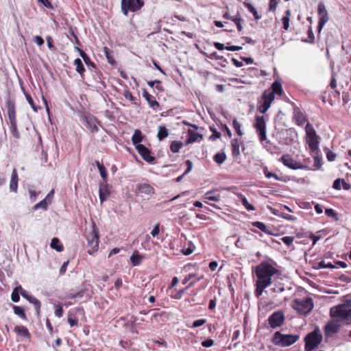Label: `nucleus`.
<instances>
[{"label":"nucleus","instance_id":"nucleus-46","mask_svg":"<svg viewBox=\"0 0 351 351\" xmlns=\"http://www.w3.org/2000/svg\"><path fill=\"white\" fill-rule=\"evenodd\" d=\"M147 84L152 88L154 87V84H156V88L159 91H163V88L160 86L161 82L160 80L149 81L147 82Z\"/></svg>","mask_w":351,"mask_h":351},{"label":"nucleus","instance_id":"nucleus-14","mask_svg":"<svg viewBox=\"0 0 351 351\" xmlns=\"http://www.w3.org/2000/svg\"><path fill=\"white\" fill-rule=\"evenodd\" d=\"M281 162L287 167L292 169H304L306 167L295 160L290 155H283L280 158Z\"/></svg>","mask_w":351,"mask_h":351},{"label":"nucleus","instance_id":"nucleus-17","mask_svg":"<svg viewBox=\"0 0 351 351\" xmlns=\"http://www.w3.org/2000/svg\"><path fill=\"white\" fill-rule=\"evenodd\" d=\"M110 191L108 182H101L99 184V197L101 203L105 202L110 196Z\"/></svg>","mask_w":351,"mask_h":351},{"label":"nucleus","instance_id":"nucleus-48","mask_svg":"<svg viewBox=\"0 0 351 351\" xmlns=\"http://www.w3.org/2000/svg\"><path fill=\"white\" fill-rule=\"evenodd\" d=\"M123 95L126 99L130 100L133 104H136V98L132 95V94L128 90H125L124 91Z\"/></svg>","mask_w":351,"mask_h":351},{"label":"nucleus","instance_id":"nucleus-63","mask_svg":"<svg viewBox=\"0 0 351 351\" xmlns=\"http://www.w3.org/2000/svg\"><path fill=\"white\" fill-rule=\"evenodd\" d=\"M46 40H47V46L51 50V51H55L56 50V47H54V45H53V39L51 36H48L47 38H46Z\"/></svg>","mask_w":351,"mask_h":351},{"label":"nucleus","instance_id":"nucleus-22","mask_svg":"<svg viewBox=\"0 0 351 351\" xmlns=\"http://www.w3.org/2000/svg\"><path fill=\"white\" fill-rule=\"evenodd\" d=\"M85 126L89 131L92 133H95L98 132V127L96 123V121L93 118H85Z\"/></svg>","mask_w":351,"mask_h":351},{"label":"nucleus","instance_id":"nucleus-8","mask_svg":"<svg viewBox=\"0 0 351 351\" xmlns=\"http://www.w3.org/2000/svg\"><path fill=\"white\" fill-rule=\"evenodd\" d=\"M298 339L299 335H283L280 332H276L274 334L273 342L276 345L287 347L293 344Z\"/></svg>","mask_w":351,"mask_h":351},{"label":"nucleus","instance_id":"nucleus-24","mask_svg":"<svg viewBox=\"0 0 351 351\" xmlns=\"http://www.w3.org/2000/svg\"><path fill=\"white\" fill-rule=\"evenodd\" d=\"M245 6L247 8L248 11L252 14L256 21H258L261 19V15L258 14L256 8L251 3L243 2Z\"/></svg>","mask_w":351,"mask_h":351},{"label":"nucleus","instance_id":"nucleus-7","mask_svg":"<svg viewBox=\"0 0 351 351\" xmlns=\"http://www.w3.org/2000/svg\"><path fill=\"white\" fill-rule=\"evenodd\" d=\"M305 351H312L322 341V335L319 328L315 329L313 332L308 334L304 338Z\"/></svg>","mask_w":351,"mask_h":351},{"label":"nucleus","instance_id":"nucleus-6","mask_svg":"<svg viewBox=\"0 0 351 351\" xmlns=\"http://www.w3.org/2000/svg\"><path fill=\"white\" fill-rule=\"evenodd\" d=\"M306 140L308 143V147L313 153H315L319 149V141L318 136L312 125L308 122L305 127Z\"/></svg>","mask_w":351,"mask_h":351},{"label":"nucleus","instance_id":"nucleus-50","mask_svg":"<svg viewBox=\"0 0 351 351\" xmlns=\"http://www.w3.org/2000/svg\"><path fill=\"white\" fill-rule=\"evenodd\" d=\"M243 206L247 210H254L255 208L254 206L248 202L247 199L245 197H243Z\"/></svg>","mask_w":351,"mask_h":351},{"label":"nucleus","instance_id":"nucleus-61","mask_svg":"<svg viewBox=\"0 0 351 351\" xmlns=\"http://www.w3.org/2000/svg\"><path fill=\"white\" fill-rule=\"evenodd\" d=\"M264 173H265V177L267 178H274L275 180H279V178L278 177V176L276 174L268 171V170L267 169H265L264 170Z\"/></svg>","mask_w":351,"mask_h":351},{"label":"nucleus","instance_id":"nucleus-32","mask_svg":"<svg viewBox=\"0 0 351 351\" xmlns=\"http://www.w3.org/2000/svg\"><path fill=\"white\" fill-rule=\"evenodd\" d=\"M253 226L254 227H256L257 228L260 229L262 232L268 234H271V231L270 230L269 228L267 227L265 223L261 221H256L254 222Z\"/></svg>","mask_w":351,"mask_h":351},{"label":"nucleus","instance_id":"nucleus-9","mask_svg":"<svg viewBox=\"0 0 351 351\" xmlns=\"http://www.w3.org/2000/svg\"><path fill=\"white\" fill-rule=\"evenodd\" d=\"M313 306V302L311 298H306L303 300L295 299L293 304V308L303 315H306L311 312Z\"/></svg>","mask_w":351,"mask_h":351},{"label":"nucleus","instance_id":"nucleus-5","mask_svg":"<svg viewBox=\"0 0 351 351\" xmlns=\"http://www.w3.org/2000/svg\"><path fill=\"white\" fill-rule=\"evenodd\" d=\"M91 228V232L86 236L88 241L87 252L89 254H93L98 250L99 243V230L95 223H93Z\"/></svg>","mask_w":351,"mask_h":351},{"label":"nucleus","instance_id":"nucleus-52","mask_svg":"<svg viewBox=\"0 0 351 351\" xmlns=\"http://www.w3.org/2000/svg\"><path fill=\"white\" fill-rule=\"evenodd\" d=\"M63 308L61 305H56L55 306V315L58 317H61L63 315Z\"/></svg>","mask_w":351,"mask_h":351},{"label":"nucleus","instance_id":"nucleus-21","mask_svg":"<svg viewBox=\"0 0 351 351\" xmlns=\"http://www.w3.org/2000/svg\"><path fill=\"white\" fill-rule=\"evenodd\" d=\"M145 136L142 134L141 130H136L134 131V133L132 136V141L135 147V149H137V147L138 145H143L142 144H141V142H142Z\"/></svg>","mask_w":351,"mask_h":351},{"label":"nucleus","instance_id":"nucleus-43","mask_svg":"<svg viewBox=\"0 0 351 351\" xmlns=\"http://www.w3.org/2000/svg\"><path fill=\"white\" fill-rule=\"evenodd\" d=\"M204 198L210 201L218 202L220 199V196L219 195H213L212 192H207Z\"/></svg>","mask_w":351,"mask_h":351},{"label":"nucleus","instance_id":"nucleus-25","mask_svg":"<svg viewBox=\"0 0 351 351\" xmlns=\"http://www.w3.org/2000/svg\"><path fill=\"white\" fill-rule=\"evenodd\" d=\"M14 331L18 334L19 335L23 336L24 337L29 338L30 333L29 332L27 328L23 326H16L14 328Z\"/></svg>","mask_w":351,"mask_h":351},{"label":"nucleus","instance_id":"nucleus-30","mask_svg":"<svg viewBox=\"0 0 351 351\" xmlns=\"http://www.w3.org/2000/svg\"><path fill=\"white\" fill-rule=\"evenodd\" d=\"M169 136V131L165 125H160L158 127V138L159 141H162L164 138Z\"/></svg>","mask_w":351,"mask_h":351},{"label":"nucleus","instance_id":"nucleus-35","mask_svg":"<svg viewBox=\"0 0 351 351\" xmlns=\"http://www.w3.org/2000/svg\"><path fill=\"white\" fill-rule=\"evenodd\" d=\"M28 302L34 306L35 310H36L37 314L39 315L40 312V307H41L40 302L34 296L29 297Z\"/></svg>","mask_w":351,"mask_h":351},{"label":"nucleus","instance_id":"nucleus-40","mask_svg":"<svg viewBox=\"0 0 351 351\" xmlns=\"http://www.w3.org/2000/svg\"><path fill=\"white\" fill-rule=\"evenodd\" d=\"M67 321L71 327L78 325L77 319L73 314H71V311L69 312Z\"/></svg>","mask_w":351,"mask_h":351},{"label":"nucleus","instance_id":"nucleus-54","mask_svg":"<svg viewBox=\"0 0 351 351\" xmlns=\"http://www.w3.org/2000/svg\"><path fill=\"white\" fill-rule=\"evenodd\" d=\"M206 322V319H197L195 321H194L193 322V326L192 327L193 328H197V327H199L202 325H204L205 323Z\"/></svg>","mask_w":351,"mask_h":351},{"label":"nucleus","instance_id":"nucleus-3","mask_svg":"<svg viewBox=\"0 0 351 351\" xmlns=\"http://www.w3.org/2000/svg\"><path fill=\"white\" fill-rule=\"evenodd\" d=\"M283 90L281 82L278 81L273 82L271 89L265 90L261 96V101L263 102L258 106L260 112L263 114L266 112L274 100L275 95L281 96Z\"/></svg>","mask_w":351,"mask_h":351},{"label":"nucleus","instance_id":"nucleus-2","mask_svg":"<svg viewBox=\"0 0 351 351\" xmlns=\"http://www.w3.org/2000/svg\"><path fill=\"white\" fill-rule=\"evenodd\" d=\"M278 271L276 268L267 263H263L256 267V274L258 280L256 281V294L257 296L261 295L264 289L271 285V276Z\"/></svg>","mask_w":351,"mask_h":351},{"label":"nucleus","instance_id":"nucleus-58","mask_svg":"<svg viewBox=\"0 0 351 351\" xmlns=\"http://www.w3.org/2000/svg\"><path fill=\"white\" fill-rule=\"evenodd\" d=\"M18 288L19 289L20 293L21 294V295L27 301L29 300V297H32V295L28 294V293L25 289H23L21 285H19Z\"/></svg>","mask_w":351,"mask_h":351},{"label":"nucleus","instance_id":"nucleus-29","mask_svg":"<svg viewBox=\"0 0 351 351\" xmlns=\"http://www.w3.org/2000/svg\"><path fill=\"white\" fill-rule=\"evenodd\" d=\"M50 246L52 249H54L59 252H62L64 250V247L60 243L59 239L56 237H54L51 239Z\"/></svg>","mask_w":351,"mask_h":351},{"label":"nucleus","instance_id":"nucleus-16","mask_svg":"<svg viewBox=\"0 0 351 351\" xmlns=\"http://www.w3.org/2000/svg\"><path fill=\"white\" fill-rule=\"evenodd\" d=\"M136 149L145 161L151 164L155 162V157L152 154L150 149L145 145H138Z\"/></svg>","mask_w":351,"mask_h":351},{"label":"nucleus","instance_id":"nucleus-53","mask_svg":"<svg viewBox=\"0 0 351 351\" xmlns=\"http://www.w3.org/2000/svg\"><path fill=\"white\" fill-rule=\"evenodd\" d=\"M29 197L32 202H35L37 199V196L40 193V192H36V191L29 189Z\"/></svg>","mask_w":351,"mask_h":351},{"label":"nucleus","instance_id":"nucleus-64","mask_svg":"<svg viewBox=\"0 0 351 351\" xmlns=\"http://www.w3.org/2000/svg\"><path fill=\"white\" fill-rule=\"evenodd\" d=\"M278 5V1L277 0H269V11H274L276 8V6Z\"/></svg>","mask_w":351,"mask_h":351},{"label":"nucleus","instance_id":"nucleus-11","mask_svg":"<svg viewBox=\"0 0 351 351\" xmlns=\"http://www.w3.org/2000/svg\"><path fill=\"white\" fill-rule=\"evenodd\" d=\"M254 126L258 134L260 141L263 142L267 140L266 124L263 116H258L256 117Z\"/></svg>","mask_w":351,"mask_h":351},{"label":"nucleus","instance_id":"nucleus-12","mask_svg":"<svg viewBox=\"0 0 351 351\" xmlns=\"http://www.w3.org/2000/svg\"><path fill=\"white\" fill-rule=\"evenodd\" d=\"M285 315L282 311H278L272 313L268 318V324L272 328L281 326L285 322Z\"/></svg>","mask_w":351,"mask_h":351},{"label":"nucleus","instance_id":"nucleus-23","mask_svg":"<svg viewBox=\"0 0 351 351\" xmlns=\"http://www.w3.org/2000/svg\"><path fill=\"white\" fill-rule=\"evenodd\" d=\"M143 258L144 256L140 254L137 250H135L130 256V261L132 265L135 267L141 265Z\"/></svg>","mask_w":351,"mask_h":351},{"label":"nucleus","instance_id":"nucleus-39","mask_svg":"<svg viewBox=\"0 0 351 351\" xmlns=\"http://www.w3.org/2000/svg\"><path fill=\"white\" fill-rule=\"evenodd\" d=\"M183 144L181 142L179 141H173L171 143L170 149L171 151L173 153H178L180 149L182 147Z\"/></svg>","mask_w":351,"mask_h":351},{"label":"nucleus","instance_id":"nucleus-15","mask_svg":"<svg viewBox=\"0 0 351 351\" xmlns=\"http://www.w3.org/2000/svg\"><path fill=\"white\" fill-rule=\"evenodd\" d=\"M136 192L138 194L152 197L155 193V189L147 182H143L136 185Z\"/></svg>","mask_w":351,"mask_h":351},{"label":"nucleus","instance_id":"nucleus-37","mask_svg":"<svg viewBox=\"0 0 351 351\" xmlns=\"http://www.w3.org/2000/svg\"><path fill=\"white\" fill-rule=\"evenodd\" d=\"M226 156L224 152H219L216 154L213 157L214 161L219 165L222 164L226 160Z\"/></svg>","mask_w":351,"mask_h":351},{"label":"nucleus","instance_id":"nucleus-28","mask_svg":"<svg viewBox=\"0 0 351 351\" xmlns=\"http://www.w3.org/2000/svg\"><path fill=\"white\" fill-rule=\"evenodd\" d=\"M95 163L99 169L101 177L102 178V182H108V173L106 167L99 161H96Z\"/></svg>","mask_w":351,"mask_h":351},{"label":"nucleus","instance_id":"nucleus-10","mask_svg":"<svg viewBox=\"0 0 351 351\" xmlns=\"http://www.w3.org/2000/svg\"><path fill=\"white\" fill-rule=\"evenodd\" d=\"M144 5L142 0H121V10L123 13L127 16L129 11L136 12Z\"/></svg>","mask_w":351,"mask_h":351},{"label":"nucleus","instance_id":"nucleus-18","mask_svg":"<svg viewBox=\"0 0 351 351\" xmlns=\"http://www.w3.org/2000/svg\"><path fill=\"white\" fill-rule=\"evenodd\" d=\"M293 118L295 120L296 124L299 126H302L306 122H307L306 116L298 107H295L293 110Z\"/></svg>","mask_w":351,"mask_h":351},{"label":"nucleus","instance_id":"nucleus-41","mask_svg":"<svg viewBox=\"0 0 351 351\" xmlns=\"http://www.w3.org/2000/svg\"><path fill=\"white\" fill-rule=\"evenodd\" d=\"M40 208L45 210L47 209V203L46 199H43L38 204H35L33 207L34 210H37Z\"/></svg>","mask_w":351,"mask_h":351},{"label":"nucleus","instance_id":"nucleus-4","mask_svg":"<svg viewBox=\"0 0 351 351\" xmlns=\"http://www.w3.org/2000/svg\"><path fill=\"white\" fill-rule=\"evenodd\" d=\"M8 111V125L12 134L16 138H20V133L17 128L15 104L13 101L8 99L5 103Z\"/></svg>","mask_w":351,"mask_h":351},{"label":"nucleus","instance_id":"nucleus-26","mask_svg":"<svg viewBox=\"0 0 351 351\" xmlns=\"http://www.w3.org/2000/svg\"><path fill=\"white\" fill-rule=\"evenodd\" d=\"M189 138L187 139L188 143H191L199 141L202 139V135L199 134L194 131L189 130Z\"/></svg>","mask_w":351,"mask_h":351},{"label":"nucleus","instance_id":"nucleus-51","mask_svg":"<svg viewBox=\"0 0 351 351\" xmlns=\"http://www.w3.org/2000/svg\"><path fill=\"white\" fill-rule=\"evenodd\" d=\"M293 240V237L286 236L282 238V242L288 247L292 245Z\"/></svg>","mask_w":351,"mask_h":351},{"label":"nucleus","instance_id":"nucleus-38","mask_svg":"<svg viewBox=\"0 0 351 351\" xmlns=\"http://www.w3.org/2000/svg\"><path fill=\"white\" fill-rule=\"evenodd\" d=\"M24 94H25V98H26L27 102L31 106V107L33 109V110L34 112H38V110L40 108V107L35 105V104L34 102V100H33L32 97H31V95L29 93H26L25 91H24Z\"/></svg>","mask_w":351,"mask_h":351},{"label":"nucleus","instance_id":"nucleus-47","mask_svg":"<svg viewBox=\"0 0 351 351\" xmlns=\"http://www.w3.org/2000/svg\"><path fill=\"white\" fill-rule=\"evenodd\" d=\"M325 214L329 217H333L335 220H338L337 213L332 208H326L325 210Z\"/></svg>","mask_w":351,"mask_h":351},{"label":"nucleus","instance_id":"nucleus-27","mask_svg":"<svg viewBox=\"0 0 351 351\" xmlns=\"http://www.w3.org/2000/svg\"><path fill=\"white\" fill-rule=\"evenodd\" d=\"M231 150L233 157L238 158L239 157V143L237 139H233L231 141Z\"/></svg>","mask_w":351,"mask_h":351},{"label":"nucleus","instance_id":"nucleus-42","mask_svg":"<svg viewBox=\"0 0 351 351\" xmlns=\"http://www.w3.org/2000/svg\"><path fill=\"white\" fill-rule=\"evenodd\" d=\"M84 290L81 289L76 292L69 293L66 297H67V298H69V299H74L76 298H82L84 296Z\"/></svg>","mask_w":351,"mask_h":351},{"label":"nucleus","instance_id":"nucleus-49","mask_svg":"<svg viewBox=\"0 0 351 351\" xmlns=\"http://www.w3.org/2000/svg\"><path fill=\"white\" fill-rule=\"evenodd\" d=\"M80 56L82 58L87 65H91L93 66H95V64L90 61V58L84 51L80 52Z\"/></svg>","mask_w":351,"mask_h":351},{"label":"nucleus","instance_id":"nucleus-44","mask_svg":"<svg viewBox=\"0 0 351 351\" xmlns=\"http://www.w3.org/2000/svg\"><path fill=\"white\" fill-rule=\"evenodd\" d=\"M319 268H330V269H334L336 268L337 266L335 265H332L331 263H326L324 261H321L318 263Z\"/></svg>","mask_w":351,"mask_h":351},{"label":"nucleus","instance_id":"nucleus-45","mask_svg":"<svg viewBox=\"0 0 351 351\" xmlns=\"http://www.w3.org/2000/svg\"><path fill=\"white\" fill-rule=\"evenodd\" d=\"M19 291V289L17 287L14 289V291L12 293L11 299L14 302H18L20 300Z\"/></svg>","mask_w":351,"mask_h":351},{"label":"nucleus","instance_id":"nucleus-13","mask_svg":"<svg viewBox=\"0 0 351 351\" xmlns=\"http://www.w3.org/2000/svg\"><path fill=\"white\" fill-rule=\"evenodd\" d=\"M319 15L318 32H320L324 25L328 21L329 17L326 8L323 3H319L317 8Z\"/></svg>","mask_w":351,"mask_h":351},{"label":"nucleus","instance_id":"nucleus-57","mask_svg":"<svg viewBox=\"0 0 351 351\" xmlns=\"http://www.w3.org/2000/svg\"><path fill=\"white\" fill-rule=\"evenodd\" d=\"M104 51L108 62L112 64L114 62V60L110 56V49L106 47L104 48Z\"/></svg>","mask_w":351,"mask_h":351},{"label":"nucleus","instance_id":"nucleus-60","mask_svg":"<svg viewBox=\"0 0 351 351\" xmlns=\"http://www.w3.org/2000/svg\"><path fill=\"white\" fill-rule=\"evenodd\" d=\"M233 126H234V128L236 132L237 133V134L239 136H241V129L240 123L237 121L234 120Z\"/></svg>","mask_w":351,"mask_h":351},{"label":"nucleus","instance_id":"nucleus-59","mask_svg":"<svg viewBox=\"0 0 351 351\" xmlns=\"http://www.w3.org/2000/svg\"><path fill=\"white\" fill-rule=\"evenodd\" d=\"M214 344V341L211 339H208L202 342V346L204 348H210Z\"/></svg>","mask_w":351,"mask_h":351},{"label":"nucleus","instance_id":"nucleus-19","mask_svg":"<svg viewBox=\"0 0 351 351\" xmlns=\"http://www.w3.org/2000/svg\"><path fill=\"white\" fill-rule=\"evenodd\" d=\"M143 97L145 99L150 108L154 110H156L159 108V103L156 100L155 97L150 95L146 90H143Z\"/></svg>","mask_w":351,"mask_h":351},{"label":"nucleus","instance_id":"nucleus-34","mask_svg":"<svg viewBox=\"0 0 351 351\" xmlns=\"http://www.w3.org/2000/svg\"><path fill=\"white\" fill-rule=\"evenodd\" d=\"M14 313L17 315L22 319L26 320L27 317L25 313L24 308L19 306H13Z\"/></svg>","mask_w":351,"mask_h":351},{"label":"nucleus","instance_id":"nucleus-31","mask_svg":"<svg viewBox=\"0 0 351 351\" xmlns=\"http://www.w3.org/2000/svg\"><path fill=\"white\" fill-rule=\"evenodd\" d=\"M290 16H291V11H290V10L288 9L285 11V15L282 18L283 29L286 31L288 30V29L289 27Z\"/></svg>","mask_w":351,"mask_h":351},{"label":"nucleus","instance_id":"nucleus-36","mask_svg":"<svg viewBox=\"0 0 351 351\" xmlns=\"http://www.w3.org/2000/svg\"><path fill=\"white\" fill-rule=\"evenodd\" d=\"M223 17L226 19H231L234 23V24L237 25L238 30L241 31V19L239 18L232 17L230 16V14L228 12H226L223 14Z\"/></svg>","mask_w":351,"mask_h":351},{"label":"nucleus","instance_id":"nucleus-33","mask_svg":"<svg viewBox=\"0 0 351 351\" xmlns=\"http://www.w3.org/2000/svg\"><path fill=\"white\" fill-rule=\"evenodd\" d=\"M74 64L76 66V69H75L76 71L82 77V75L85 71V69H84V66L83 65L82 60L80 58L75 59L74 60Z\"/></svg>","mask_w":351,"mask_h":351},{"label":"nucleus","instance_id":"nucleus-1","mask_svg":"<svg viewBox=\"0 0 351 351\" xmlns=\"http://www.w3.org/2000/svg\"><path fill=\"white\" fill-rule=\"evenodd\" d=\"M330 315L334 319L325 326L326 335L337 333L341 326L339 322L351 320V303L346 302L333 306L330 310Z\"/></svg>","mask_w":351,"mask_h":351},{"label":"nucleus","instance_id":"nucleus-62","mask_svg":"<svg viewBox=\"0 0 351 351\" xmlns=\"http://www.w3.org/2000/svg\"><path fill=\"white\" fill-rule=\"evenodd\" d=\"M317 152H315V155L313 156L315 163L314 166L316 167L317 169H319L322 166L320 158L318 156H317Z\"/></svg>","mask_w":351,"mask_h":351},{"label":"nucleus","instance_id":"nucleus-55","mask_svg":"<svg viewBox=\"0 0 351 351\" xmlns=\"http://www.w3.org/2000/svg\"><path fill=\"white\" fill-rule=\"evenodd\" d=\"M343 180L340 178L336 179L332 184V187L336 190H340L341 189V184H342Z\"/></svg>","mask_w":351,"mask_h":351},{"label":"nucleus","instance_id":"nucleus-20","mask_svg":"<svg viewBox=\"0 0 351 351\" xmlns=\"http://www.w3.org/2000/svg\"><path fill=\"white\" fill-rule=\"evenodd\" d=\"M18 182H19V177L17 171L16 169H14L12 170V174H11V179L10 182V191L16 193L17 189H18Z\"/></svg>","mask_w":351,"mask_h":351},{"label":"nucleus","instance_id":"nucleus-56","mask_svg":"<svg viewBox=\"0 0 351 351\" xmlns=\"http://www.w3.org/2000/svg\"><path fill=\"white\" fill-rule=\"evenodd\" d=\"M280 217L291 221H295L297 220V217L286 213H282Z\"/></svg>","mask_w":351,"mask_h":351}]
</instances>
